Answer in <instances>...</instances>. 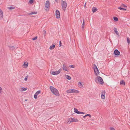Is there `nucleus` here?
I'll return each mask as SVG.
<instances>
[{
	"label": "nucleus",
	"mask_w": 130,
	"mask_h": 130,
	"mask_svg": "<svg viewBox=\"0 0 130 130\" xmlns=\"http://www.w3.org/2000/svg\"><path fill=\"white\" fill-rule=\"evenodd\" d=\"M121 6L122 7H124V8H125L126 9V6L124 4H123Z\"/></svg>",
	"instance_id": "35"
},
{
	"label": "nucleus",
	"mask_w": 130,
	"mask_h": 130,
	"mask_svg": "<svg viewBox=\"0 0 130 130\" xmlns=\"http://www.w3.org/2000/svg\"><path fill=\"white\" fill-rule=\"evenodd\" d=\"M87 116H89L90 117V118H91V115L89 114H87L84 116H83V117L84 118H86V117H87Z\"/></svg>",
	"instance_id": "17"
},
{
	"label": "nucleus",
	"mask_w": 130,
	"mask_h": 130,
	"mask_svg": "<svg viewBox=\"0 0 130 130\" xmlns=\"http://www.w3.org/2000/svg\"><path fill=\"white\" fill-rule=\"evenodd\" d=\"M40 91L39 90L36 92L35 94L37 95L39 94L40 93Z\"/></svg>",
	"instance_id": "29"
},
{
	"label": "nucleus",
	"mask_w": 130,
	"mask_h": 130,
	"mask_svg": "<svg viewBox=\"0 0 130 130\" xmlns=\"http://www.w3.org/2000/svg\"><path fill=\"white\" fill-rule=\"evenodd\" d=\"M74 112L76 113L80 114V111H78V109L75 108H74Z\"/></svg>",
	"instance_id": "11"
},
{
	"label": "nucleus",
	"mask_w": 130,
	"mask_h": 130,
	"mask_svg": "<svg viewBox=\"0 0 130 130\" xmlns=\"http://www.w3.org/2000/svg\"><path fill=\"white\" fill-rule=\"evenodd\" d=\"M56 2H57V0H55Z\"/></svg>",
	"instance_id": "51"
},
{
	"label": "nucleus",
	"mask_w": 130,
	"mask_h": 130,
	"mask_svg": "<svg viewBox=\"0 0 130 130\" xmlns=\"http://www.w3.org/2000/svg\"><path fill=\"white\" fill-rule=\"evenodd\" d=\"M67 67H66L65 64H63V67H62V69L63 70H64V71H68L67 70Z\"/></svg>",
	"instance_id": "13"
},
{
	"label": "nucleus",
	"mask_w": 130,
	"mask_h": 130,
	"mask_svg": "<svg viewBox=\"0 0 130 130\" xmlns=\"http://www.w3.org/2000/svg\"><path fill=\"white\" fill-rule=\"evenodd\" d=\"M82 28L83 29L84 28V27L85 25V22H84V20H83V23L82 24Z\"/></svg>",
	"instance_id": "33"
},
{
	"label": "nucleus",
	"mask_w": 130,
	"mask_h": 130,
	"mask_svg": "<svg viewBox=\"0 0 130 130\" xmlns=\"http://www.w3.org/2000/svg\"><path fill=\"white\" fill-rule=\"evenodd\" d=\"M98 10V9L95 7H93L92 9V10L93 12H94Z\"/></svg>",
	"instance_id": "15"
},
{
	"label": "nucleus",
	"mask_w": 130,
	"mask_h": 130,
	"mask_svg": "<svg viewBox=\"0 0 130 130\" xmlns=\"http://www.w3.org/2000/svg\"><path fill=\"white\" fill-rule=\"evenodd\" d=\"M70 68H74V66L73 65H71L70 66Z\"/></svg>",
	"instance_id": "43"
},
{
	"label": "nucleus",
	"mask_w": 130,
	"mask_h": 130,
	"mask_svg": "<svg viewBox=\"0 0 130 130\" xmlns=\"http://www.w3.org/2000/svg\"><path fill=\"white\" fill-rule=\"evenodd\" d=\"M15 7L13 6H10L8 7V9L9 10L13 9H14Z\"/></svg>",
	"instance_id": "23"
},
{
	"label": "nucleus",
	"mask_w": 130,
	"mask_h": 130,
	"mask_svg": "<svg viewBox=\"0 0 130 130\" xmlns=\"http://www.w3.org/2000/svg\"><path fill=\"white\" fill-rule=\"evenodd\" d=\"M62 43L61 41H59V46L60 47L62 45Z\"/></svg>",
	"instance_id": "42"
},
{
	"label": "nucleus",
	"mask_w": 130,
	"mask_h": 130,
	"mask_svg": "<svg viewBox=\"0 0 130 130\" xmlns=\"http://www.w3.org/2000/svg\"><path fill=\"white\" fill-rule=\"evenodd\" d=\"M113 54L115 56H118L120 55V53L117 49H116L114 51Z\"/></svg>",
	"instance_id": "4"
},
{
	"label": "nucleus",
	"mask_w": 130,
	"mask_h": 130,
	"mask_svg": "<svg viewBox=\"0 0 130 130\" xmlns=\"http://www.w3.org/2000/svg\"><path fill=\"white\" fill-rule=\"evenodd\" d=\"M118 9H120V10L124 11L126 10V8H123L121 7H118Z\"/></svg>",
	"instance_id": "21"
},
{
	"label": "nucleus",
	"mask_w": 130,
	"mask_h": 130,
	"mask_svg": "<svg viewBox=\"0 0 130 130\" xmlns=\"http://www.w3.org/2000/svg\"><path fill=\"white\" fill-rule=\"evenodd\" d=\"M22 91H25L26 90H27V88H25L24 87H22Z\"/></svg>",
	"instance_id": "34"
},
{
	"label": "nucleus",
	"mask_w": 130,
	"mask_h": 130,
	"mask_svg": "<svg viewBox=\"0 0 130 130\" xmlns=\"http://www.w3.org/2000/svg\"><path fill=\"white\" fill-rule=\"evenodd\" d=\"M27 99H26V100H25V101H27Z\"/></svg>",
	"instance_id": "49"
},
{
	"label": "nucleus",
	"mask_w": 130,
	"mask_h": 130,
	"mask_svg": "<svg viewBox=\"0 0 130 130\" xmlns=\"http://www.w3.org/2000/svg\"><path fill=\"white\" fill-rule=\"evenodd\" d=\"M28 65V62L26 63L25 62L24 64L23 65L25 67V68H26L27 67Z\"/></svg>",
	"instance_id": "25"
},
{
	"label": "nucleus",
	"mask_w": 130,
	"mask_h": 130,
	"mask_svg": "<svg viewBox=\"0 0 130 130\" xmlns=\"http://www.w3.org/2000/svg\"><path fill=\"white\" fill-rule=\"evenodd\" d=\"M2 89L1 87H0V93H1L2 92Z\"/></svg>",
	"instance_id": "44"
},
{
	"label": "nucleus",
	"mask_w": 130,
	"mask_h": 130,
	"mask_svg": "<svg viewBox=\"0 0 130 130\" xmlns=\"http://www.w3.org/2000/svg\"><path fill=\"white\" fill-rule=\"evenodd\" d=\"M37 38V36H36L35 37L33 38L32 39L33 40H36Z\"/></svg>",
	"instance_id": "36"
},
{
	"label": "nucleus",
	"mask_w": 130,
	"mask_h": 130,
	"mask_svg": "<svg viewBox=\"0 0 130 130\" xmlns=\"http://www.w3.org/2000/svg\"><path fill=\"white\" fill-rule=\"evenodd\" d=\"M60 73L59 71H53L52 72V74L53 75H57Z\"/></svg>",
	"instance_id": "7"
},
{
	"label": "nucleus",
	"mask_w": 130,
	"mask_h": 130,
	"mask_svg": "<svg viewBox=\"0 0 130 130\" xmlns=\"http://www.w3.org/2000/svg\"><path fill=\"white\" fill-rule=\"evenodd\" d=\"M72 122H78V120L77 119L72 118Z\"/></svg>",
	"instance_id": "18"
},
{
	"label": "nucleus",
	"mask_w": 130,
	"mask_h": 130,
	"mask_svg": "<svg viewBox=\"0 0 130 130\" xmlns=\"http://www.w3.org/2000/svg\"><path fill=\"white\" fill-rule=\"evenodd\" d=\"M95 81L96 82L97 81L100 82L101 84H103L104 82L103 80L102 77L100 76H97L95 79Z\"/></svg>",
	"instance_id": "2"
},
{
	"label": "nucleus",
	"mask_w": 130,
	"mask_h": 130,
	"mask_svg": "<svg viewBox=\"0 0 130 130\" xmlns=\"http://www.w3.org/2000/svg\"><path fill=\"white\" fill-rule=\"evenodd\" d=\"M55 44H53L52 45L50 46L49 48L50 50H52L55 48Z\"/></svg>",
	"instance_id": "12"
},
{
	"label": "nucleus",
	"mask_w": 130,
	"mask_h": 130,
	"mask_svg": "<svg viewBox=\"0 0 130 130\" xmlns=\"http://www.w3.org/2000/svg\"><path fill=\"white\" fill-rule=\"evenodd\" d=\"M28 76H26L25 77V78L24 79V80L25 81H27V78H28Z\"/></svg>",
	"instance_id": "37"
},
{
	"label": "nucleus",
	"mask_w": 130,
	"mask_h": 130,
	"mask_svg": "<svg viewBox=\"0 0 130 130\" xmlns=\"http://www.w3.org/2000/svg\"><path fill=\"white\" fill-rule=\"evenodd\" d=\"M18 47H16V48H17Z\"/></svg>",
	"instance_id": "52"
},
{
	"label": "nucleus",
	"mask_w": 130,
	"mask_h": 130,
	"mask_svg": "<svg viewBox=\"0 0 130 130\" xmlns=\"http://www.w3.org/2000/svg\"><path fill=\"white\" fill-rule=\"evenodd\" d=\"M94 72L96 76H97L100 73L98 69L94 70Z\"/></svg>",
	"instance_id": "9"
},
{
	"label": "nucleus",
	"mask_w": 130,
	"mask_h": 130,
	"mask_svg": "<svg viewBox=\"0 0 130 130\" xmlns=\"http://www.w3.org/2000/svg\"><path fill=\"white\" fill-rule=\"evenodd\" d=\"M66 92L68 93H71V89H69L67 90L66 91Z\"/></svg>",
	"instance_id": "31"
},
{
	"label": "nucleus",
	"mask_w": 130,
	"mask_h": 130,
	"mask_svg": "<svg viewBox=\"0 0 130 130\" xmlns=\"http://www.w3.org/2000/svg\"><path fill=\"white\" fill-rule=\"evenodd\" d=\"M50 89L52 93L56 96H59V93L58 90L52 86H50Z\"/></svg>",
	"instance_id": "1"
},
{
	"label": "nucleus",
	"mask_w": 130,
	"mask_h": 130,
	"mask_svg": "<svg viewBox=\"0 0 130 130\" xmlns=\"http://www.w3.org/2000/svg\"><path fill=\"white\" fill-rule=\"evenodd\" d=\"M78 85L79 86L81 87H83V86L82 84L81 83V82H79V83H78Z\"/></svg>",
	"instance_id": "30"
},
{
	"label": "nucleus",
	"mask_w": 130,
	"mask_h": 130,
	"mask_svg": "<svg viewBox=\"0 0 130 130\" xmlns=\"http://www.w3.org/2000/svg\"><path fill=\"white\" fill-rule=\"evenodd\" d=\"M120 84L123 85H125V82L123 80L120 82Z\"/></svg>",
	"instance_id": "19"
},
{
	"label": "nucleus",
	"mask_w": 130,
	"mask_h": 130,
	"mask_svg": "<svg viewBox=\"0 0 130 130\" xmlns=\"http://www.w3.org/2000/svg\"><path fill=\"white\" fill-rule=\"evenodd\" d=\"M45 31L44 33H45V32H46V31Z\"/></svg>",
	"instance_id": "50"
},
{
	"label": "nucleus",
	"mask_w": 130,
	"mask_h": 130,
	"mask_svg": "<svg viewBox=\"0 0 130 130\" xmlns=\"http://www.w3.org/2000/svg\"><path fill=\"white\" fill-rule=\"evenodd\" d=\"M72 118H70L68 119V121L70 123H71L72 122Z\"/></svg>",
	"instance_id": "20"
},
{
	"label": "nucleus",
	"mask_w": 130,
	"mask_h": 130,
	"mask_svg": "<svg viewBox=\"0 0 130 130\" xmlns=\"http://www.w3.org/2000/svg\"><path fill=\"white\" fill-rule=\"evenodd\" d=\"M50 6L45 7V9L46 11H48L49 9Z\"/></svg>",
	"instance_id": "26"
},
{
	"label": "nucleus",
	"mask_w": 130,
	"mask_h": 130,
	"mask_svg": "<svg viewBox=\"0 0 130 130\" xmlns=\"http://www.w3.org/2000/svg\"><path fill=\"white\" fill-rule=\"evenodd\" d=\"M46 6H50L45 4V7H46Z\"/></svg>",
	"instance_id": "47"
},
{
	"label": "nucleus",
	"mask_w": 130,
	"mask_h": 130,
	"mask_svg": "<svg viewBox=\"0 0 130 130\" xmlns=\"http://www.w3.org/2000/svg\"><path fill=\"white\" fill-rule=\"evenodd\" d=\"M114 20L115 21H117L118 20V18L116 17H114L113 18Z\"/></svg>",
	"instance_id": "27"
},
{
	"label": "nucleus",
	"mask_w": 130,
	"mask_h": 130,
	"mask_svg": "<svg viewBox=\"0 0 130 130\" xmlns=\"http://www.w3.org/2000/svg\"><path fill=\"white\" fill-rule=\"evenodd\" d=\"M105 91H102L101 92V98L102 99H104L105 97Z\"/></svg>",
	"instance_id": "6"
},
{
	"label": "nucleus",
	"mask_w": 130,
	"mask_h": 130,
	"mask_svg": "<svg viewBox=\"0 0 130 130\" xmlns=\"http://www.w3.org/2000/svg\"><path fill=\"white\" fill-rule=\"evenodd\" d=\"M71 93H78L79 91L75 89H71Z\"/></svg>",
	"instance_id": "10"
},
{
	"label": "nucleus",
	"mask_w": 130,
	"mask_h": 130,
	"mask_svg": "<svg viewBox=\"0 0 130 130\" xmlns=\"http://www.w3.org/2000/svg\"><path fill=\"white\" fill-rule=\"evenodd\" d=\"M66 78L69 80H70L71 79V77L70 76L68 75H67L66 76Z\"/></svg>",
	"instance_id": "24"
},
{
	"label": "nucleus",
	"mask_w": 130,
	"mask_h": 130,
	"mask_svg": "<svg viewBox=\"0 0 130 130\" xmlns=\"http://www.w3.org/2000/svg\"><path fill=\"white\" fill-rule=\"evenodd\" d=\"M86 3L85 5H84V7H85V8L86 7Z\"/></svg>",
	"instance_id": "48"
},
{
	"label": "nucleus",
	"mask_w": 130,
	"mask_h": 130,
	"mask_svg": "<svg viewBox=\"0 0 130 130\" xmlns=\"http://www.w3.org/2000/svg\"><path fill=\"white\" fill-rule=\"evenodd\" d=\"M9 49L11 50H14L15 47L13 46H9Z\"/></svg>",
	"instance_id": "16"
},
{
	"label": "nucleus",
	"mask_w": 130,
	"mask_h": 130,
	"mask_svg": "<svg viewBox=\"0 0 130 130\" xmlns=\"http://www.w3.org/2000/svg\"><path fill=\"white\" fill-rule=\"evenodd\" d=\"M3 13L2 11L0 9V19H2L3 18Z\"/></svg>",
	"instance_id": "8"
},
{
	"label": "nucleus",
	"mask_w": 130,
	"mask_h": 130,
	"mask_svg": "<svg viewBox=\"0 0 130 130\" xmlns=\"http://www.w3.org/2000/svg\"><path fill=\"white\" fill-rule=\"evenodd\" d=\"M55 15L57 18L58 19L60 18V13L58 10H57L56 11Z\"/></svg>",
	"instance_id": "5"
},
{
	"label": "nucleus",
	"mask_w": 130,
	"mask_h": 130,
	"mask_svg": "<svg viewBox=\"0 0 130 130\" xmlns=\"http://www.w3.org/2000/svg\"><path fill=\"white\" fill-rule=\"evenodd\" d=\"M113 30H114V31L115 32L116 34L117 35H119V32L117 30V28L116 27H114V28H113Z\"/></svg>",
	"instance_id": "14"
},
{
	"label": "nucleus",
	"mask_w": 130,
	"mask_h": 130,
	"mask_svg": "<svg viewBox=\"0 0 130 130\" xmlns=\"http://www.w3.org/2000/svg\"><path fill=\"white\" fill-rule=\"evenodd\" d=\"M34 2V1L33 0H30L29 1V3L31 4H32V3H33V2Z\"/></svg>",
	"instance_id": "40"
},
{
	"label": "nucleus",
	"mask_w": 130,
	"mask_h": 130,
	"mask_svg": "<svg viewBox=\"0 0 130 130\" xmlns=\"http://www.w3.org/2000/svg\"><path fill=\"white\" fill-rule=\"evenodd\" d=\"M45 4L50 6V4L49 1H46L45 3Z\"/></svg>",
	"instance_id": "32"
},
{
	"label": "nucleus",
	"mask_w": 130,
	"mask_h": 130,
	"mask_svg": "<svg viewBox=\"0 0 130 130\" xmlns=\"http://www.w3.org/2000/svg\"><path fill=\"white\" fill-rule=\"evenodd\" d=\"M85 114V113L84 112H80V114Z\"/></svg>",
	"instance_id": "45"
},
{
	"label": "nucleus",
	"mask_w": 130,
	"mask_h": 130,
	"mask_svg": "<svg viewBox=\"0 0 130 130\" xmlns=\"http://www.w3.org/2000/svg\"><path fill=\"white\" fill-rule=\"evenodd\" d=\"M127 41L128 43H130V40L128 38H127Z\"/></svg>",
	"instance_id": "39"
},
{
	"label": "nucleus",
	"mask_w": 130,
	"mask_h": 130,
	"mask_svg": "<svg viewBox=\"0 0 130 130\" xmlns=\"http://www.w3.org/2000/svg\"><path fill=\"white\" fill-rule=\"evenodd\" d=\"M61 2H62V3L61 4L62 9L64 11H65L67 6V4L66 2L62 0L61 1Z\"/></svg>",
	"instance_id": "3"
},
{
	"label": "nucleus",
	"mask_w": 130,
	"mask_h": 130,
	"mask_svg": "<svg viewBox=\"0 0 130 130\" xmlns=\"http://www.w3.org/2000/svg\"><path fill=\"white\" fill-rule=\"evenodd\" d=\"M37 95L36 94H35L34 95V99H37Z\"/></svg>",
	"instance_id": "38"
},
{
	"label": "nucleus",
	"mask_w": 130,
	"mask_h": 130,
	"mask_svg": "<svg viewBox=\"0 0 130 130\" xmlns=\"http://www.w3.org/2000/svg\"><path fill=\"white\" fill-rule=\"evenodd\" d=\"M62 69H59V70L58 71H59L60 72L61 71V70H62Z\"/></svg>",
	"instance_id": "46"
},
{
	"label": "nucleus",
	"mask_w": 130,
	"mask_h": 130,
	"mask_svg": "<svg viewBox=\"0 0 130 130\" xmlns=\"http://www.w3.org/2000/svg\"><path fill=\"white\" fill-rule=\"evenodd\" d=\"M110 128L111 130H115V128L112 127H110Z\"/></svg>",
	"instance_id": "41"
},
{
	"label": "nucleus",
	"mask_w": 130,
	"mask_h": 130,
	"mask_svg": "<svg viewBox=\"0 0 130 130\" xmlns=\"http://www.w3.org/2000/svg\"><path fill=\"white\" fill-rule=\"evenodd\" d=\"M94 66L93 69H94V70L96 69H98L96 66L95 64H94Z\"/></svg>",
	"instance_id": "28"
},
{
	"label": "nucleus",
	"mask_w": 130,
	"mask_h": 130,
	"mask_svg": "<svg viewBox=\"0 0 130 130\" xmlns=\"http://www.w3.org/2000/svg\"><path fill=\"white\" fill-rule=\"evenodd\" d=\"M37 12H32L31 13H29V15H31L32 14H36L37 13Z\"/></svg>",
	"instance_id": "22"
}]
</instances>
